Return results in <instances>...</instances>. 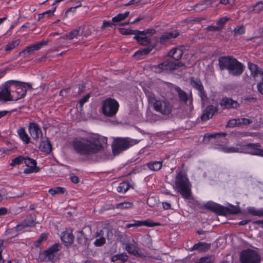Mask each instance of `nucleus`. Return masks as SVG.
Returning a JSON list of instances; mask_svg holds the SVG:
<instances>
[{
  "label": "nucleus",
  "instance_id": "obj_1",
  "mask_svg": "<svg viewBox=\"0 0 263 263\" xmlns=\"http://www.w3.org/2000/svg\"><path fill=\"white\" fill-rule=\"evenodd\" d=\"M72 145L77 154L85 156L95 155L103 149L101 138L97 136L76 138Z\"/></svg>",
  "mask_w": 263,
  "mask_h": 263
},
{
  "label": "nucleus",
  "instance_id": "obj_2",
  "mask_svg": "<svg viewBox=\"0 0 263 263\" xmlns=\"http://www.w3.org/2000/svg\"><path fill=\"white\" fill-rule=\"evenodd\" d=\"M221 70H227L230 75L236 77L241 75L244 71L243 65L232 56H222L218 59Z\"/></svg>",
  "mask_w": 263,
  "mask_h": 263
},
{
  "label": "nucleus",
  "instance_id": "obj_3",
  "mask_svg": "<svg viewBox=\"0 0 263 263\" xmlns=\"http://www.w3.org/2000/svg\"><path fill=\"white\" fill-rule=\"evenodd\" d=\"M177 191L186 199L191 197V184L185 172L180 171L177 172L175 181Z\"/></svg>",
  "mask_w": 263,
  "mask_h": 263
},
{
  "label": "nucleus",
  "instance_id": "obj_4",
  "mask_svg": "<svg viewBox=\"0 0 263 263\" xmlns=\"http://www.w3.org/2000/svg\"><path fill=\"white\" fill-rule=\"evenodd\" d=\"M139 142L138 140L131 139L129 137H117L114 140L111 145L112 153L114 155H118L129 147L138 144Z\"/></svg>",
  "mask_w": 263,
  "mask_h": 263
},
{
  "label": "nucleus",
  "instance_id": "obj_5",
  "mask_svg": "<svg viewBox=\"0 0 263 263\" xmlns=\"http://www.w3.org/2000/svg\"><path fill=\"white\" fill-rule=\"evenodd\" d=\"M205 209L210 210L215 213L222 216L229 214H237L240 212L238 206L230 205L229 206H224L213 201H208L205 205Z\"/></svg>",
  "mask_w": 263,
  "mask_h": 263
},
{
  "label": "nucleus",
  "instance_id": "obj_6",
  "mask_svg": "<svg viewBox=\"0 0 263 263\" xmlns=\"http://www.w3.org/2000/svg\"><path fill=\"white\" fill-rule=\"evenodd\" d=\"M61 248L62 246L60 243H55L45 251L41 252L38 260L41 262H54L57 258L56 254Z\"/></svg>",
  "mask_w": 263,
  "mask_h": 263
},
{
  "label": "nucleus",
  "instance_id": "obj_7",
  "mask_svg": "<svg viewBox=\"0 0 263 263\" xmlns=\"http://www.w3.org/2000/svg\"><path fill=\"white\" fill-rule=\"evenodd\" d=\"M102 113L108 117H114L117 113L119 104L118 101L112 98H108L102 102Z\"/></svg>",
  "mask_w": 263,
  "mask_h": 263
},
{
  "label": "nucleus",
  "instance_id": "obj_8",
  "mask_svg": "<svg viewBox=\"0 0 263 263\" xmlns=\"http://www.w3.org/2000/svg\"><path fill=\"white\" fill-rule=\"evenodd\" d=\"M154 110L162 115H167L171 113L173 105L166 99L153 98L151 99Z\"/></svg>",
  "mask_w": 263,
  "mask_h": 263
},
{
  "label": "nucleus",
  "instance_id": "obj_9",
  "mask_svg": "<svg viewBox=\"0 0 263 263\" xmlns=\"http://www.w3.org/2000/svg\"><path fill=\"white\" fill-rule=\"evenodd\" d=\"M156 33V30L154 28H148L142 31L138 30V34L133 39L139 45L146 46L151 43V37Z\"/></svg>",
  "mask_w": 263,
  "mask_h": 263
},
{
  "label": "nucleus",
  "instance_id": "obj_10",
  "mask_svg": "<svg viewBox=\"0 0 263 263\" xmlns=\"http://www.w3.org/2000/svg\"><path fill=\"white\" fill-rule=\"evenodd\" d=\"M184 65V64L181 62L165 60L157 65L153 66V69L157 73H161L162 72H168L177 69Z\"/></svg>",
  "mask_w": 263,
  "mask_h": 263
},
{
  "label": "nucleus",
  "instance_id": "obj_11",
  "mask_svg": "<svg viewBox=\"0 0 263 263\" xmlns=\"http://www.w3.org/2000/svg\"><path fill=\"white\" fill-rule=\"evenodd\" d=\"M240 261L241 263H259L260 257L256 251L247 249L241 251Z\"/></svg>",
  "mask_w": 263,
  "mask_h": 263
},
{
  "label": "nucleus",
  "instance_id": "obj_12",
  "mask_svg": "<svg viewBox=\"0 0 263 263\" xmlns=\"http://www.w3.org/2000/svg\"><path fill=\"white\" fill-rule=\"evenodd\" d=\"M13 83H15L13 80L8 81L0 87V101L4 102L13 101L14 95L11 93Z\"/></svg>",
  "mask_w": 263,
  "mask_h": 263
},
{
  "label": "nucleus",
  "instance_id": "obj_13",
  "mask_svg": "<svg viewBox=\"0 0 263 263\" xmlns=\"http://www.w3.org/2000/svg\"><path fill=\"white\" fill-rule=\"evenodd\" d=\"M13 81L15 83L12 84V87H14L15 89V92L17 95L15 98H14L13 101H16L26 96L27 92L26 87L28 89H31V85L29 83H23L15 80H13Z\"/></svg>",
  "mask_w": 263,
  "mask_h": 263
},
{
  "label": "nucleus",
  "instance_id": "obj_14",
  "mask_svg": "<svg viewBox=\"0 0 263 263\" xmlns=\"http://www.w3.org/2000/svg\"><path fill=\"white\" fill-rule=\"evenodd\" d=\"M245 154L263 157V149L259 143H250L246 144Z\"/></svg>",
  "mask_w": 263,
  "mask_h": 263
},
{
  "label": "nucleus",
  "instance_id": "obj_15",
  "mask_svg": "<svg viewBox=\"0 0 263 263\" xmlns=\"http://www.w3.org/2000/svg\"><path fill=\"white\" fill-rule=\"evenodd\" d=\"M222 110L235 109L239 107L240 104L237 101L233 100L231 97H223L219 102Z\"/></svg>",
  "mask_w": 263,
  "mask_h": 263
},
{
  "label": "nucleus",
  "instance_id": "obj_16",
  "mask_svg": "<svg viewBox=\"0 0 263 263\" xmlns=\"http://www.w3.org/2000/svg\"><path fill=\"white\" fill-rule=\"evenodd\" d=\"M219 110L217 106L213 105H208L203 110L200 116L201 120L202 121H206L211 119L214 115L218 112Z\"/></svg>",
  "mask_w": 263,
  "mask_h": 263
},
{
  "label": "nucleus",
  "instance_id": "obj_17",
  "mask_svg": "<svg viewBox=\"0 0 263 263\" xmlns=\"http://www.w3.org/2000/svg\"><path fill=\"white\" fill-rule=\"evenodd\" d=\"M179 35L180 32L177 29L174 30L171 32H166L159 37V43L160 44L164 45L168 43L172 39H175Z\"/></svg>",
  "mask_w": 263,
  "mask_h": 263
},
{
  "label": "nucleus",
  "instance_id": "obj_18",
  "mask_svg": "<svg viewBox=\"0 0 263 263\" xmlns=\"http://www.w3.org/2000/svg\"><path fill=\"white\" fill-rule=\"evenodd\" d=\"M29 132L33 139H37L42 135V130L37 123H30L28 126Z\"/></svg>",
  "mask_w": 263,
  "mask_h": 263
},
{
  "label": "nucleus",
  "instance_id": "obj_19",
  "mask_svg": "<svg viewBox=\"0 0 263 263\" xmlns=\"http://www.w3.org/2000/svg\"><path fill=\"white\" fill-rule=\"evenodd\" d=\"M125 249L128 253L136 257H142L143 256L142 253L140 251L136 243H127L125 245Z\"/></svg>",
  "mask_w": 263,
  "mask_h": 263
},
{
  "label": "nucleus",
  "instance_id": "obj_20",
  "mask_svg": "<svg viewBox=\"0 0 263 263\" xmlns=\"http://www.w3.org/2000/svg\"><path fill=\"white\" fill-rule=\"evenodd\" d=\"M174 88L176 91L177 92L178 98L181 102L186 104L187 101L189 100L190 103L192 104L193 98L192 93L190 94V97L191 98L190 99L188 95L184 90H182L179 86L175 85Z\"/></svg>",
  "mask_w": 263,
  "mask_h": 263
},
{
  "label": "nucleus",
  "instance_id": "obj_21",
  "mask_svg": "<svg viewBox=\"0 0 263 263\" xmlns=\"http://www.w3.org/2000/svg\"><path fill=\"white\" fill-rule=\"evenodd\" d=\"M248 65V68L251 72V75L254 78L260 76L261 77V80L263 81L262 69L258 67L257 65L251 62H249Z\"/></svg>",
  "mask_w": 263,
  "mask_h": 263
},
{
  "label": "nucleus",
  "instance_id": "obj_22",
  "mask_svg": "<svg viewBox=\"0 0 263 263\" xmlns=\"http://www.w3.org/2000/svg\"><path fill=\"white\" fill-rule=\"evenodd\" d=\"M184 49L183 46L175 47L168 52V55L175 59L176 62H179V60L182 58L184 53Z\"/></svg>",
  "mask_w": 263,
  "mask_h": 263
},
{
  "label": "nucleus",
  "instance_id": "obj_23",
  "mask_svg": "<svg viewBox=\"0 0 263 263\" xmlns=\"http://www.w3.org/2000/svg\"><path fill=\"white\" fill-rule=\"evenodd\" d=\"M133 222L135 223L136 227L145 226L147 227H154L160 226L161 224L159 222H153L151 219H147L145 220H134Z\"/></svg>",
  "mask_w": 263,
  "mask_h": 263
},
{
  "label": "nucleus",
  "instance_id": "obj_24",
  "mask_svg": "<svg viewBox=\"0 0 263 263\" xmlns=\"http://www.w3.org/2000/svg\"><path fill=\"white\" fill-rule=\"evenodd\" d=\"M39 148L46 154H49L52 150L51 144L48 138L42 140L39 145Z\"/></svg>",
  "mask_w": 263,
  "mask_h": 263
},
{
  "label": "nucleus",
  "instance_id": "obj_25",
  "mask_svg": "<svg viewBox=\"0 0 263 263\" xmlns=\"http://www.w3.org/2000/svg\"><path fill=\"white\" fill-rule=\"evenodd\" d=\"M163 161H151L146 163L145 166L152 171H158L162 167Z\"/></svg>",
  "mask_w": 263,
  "mask_h": 263
},
{
  "label": "nucleus",
  "instance_id": "obj_26",
  "mask_svg": "<svg viewBox=\"0 0 263 263\" xmlns=\"http://www.w3.org/2000/svg\"><path fill=\"white\" fill-rule=\"evenodd\" d=\"M211 247L210 243L204 242H199L195 244L191 249V251H193L197 250L198 252H205L208 250Z\"/></svg>",
  "mask_w": 263,
  "mask_h": 263
},
{
  "label": "nucleus",
  "instance_id": "obj_27",
  "mask_svg": "<svg viewBox=\"0 0 263 263\" xmlns=\"http://www.w3.org/2000/svg\"><path fill=\"white\" fill-rule=\"evenodd\" d=\"M230 153H244L246 149V144H243L240 141H238L235 146H229Z\"/></svg>",
  "mask_w": 263,
  "mask_h": 263
},
{
  "label": "nucleus",
  "instance_id": "obj_28",
  "mask_svg": "<svg viewBox=\"0 0 263 263\" xmlns=\"http://www.w3.org/2000/svg\"><path fill=\"white\" fill-rule=\"evenodd\" d=\"M146 46L147 47L140 48L138 51H137L135 52L134 55L140 57L142 55H146L150 53L155 47V46L151 44V43Z\"/></svg>",
  "mask_w": 263,
  "mask_h": 263
},
{
  "label": "nucleus",
  "instance_id": "obj_29",
  "mask_svg": "<svg viewBox=\"0 0 263 263\" xmlns=\"http://www.w3.org/2000/svg\"><path fill=\"white\" fill-rule=\"evenodd\" d=\"M17 133L20 138L25 144H28L30 142V138L26 133L24 127H21L17 130Z\"/></svg>",
  "mask_w": 263,
  "mask_h": 263
},
{
  "label": "nucleus",
  "instance_id": "obj_30",
  "mask_svg": "<svg viewBox=\"0 0 263 263\" xmlns=\"http://www.w3.org/2000/svg\"><path fill=\"white\" fill-rule=\"evenodd\" d=\"M133 205L134 204L133 202H123L116 204V205L111 204L110 207L109 208V209H128L132 208L133 206Z\"/></svg>",
  "mask_w": 263,
  "mask_h": 263
},
{
  "label": "nucleus",
  "instance_id": "obj_31",
  "mask_svg": "<svg viewBox=\"0 0 263 263\" xmlns=\"http://www.w3.org/2000/svg\"><path fill=\"white\" fill-rule=\"evenodd\" d=\"M227 135V134L226 132L206 133L203 137V141L205 143H208L211 139L216 138L217 137H225Z\"/></svg>",
  "mask_w": 263,
  "mask_h": 263
},
{
  "label": "nucleus",
  "instance_id": "obj_32",
  "mask_svg": "<svg viewBox=\"0 0 263 263\" xmlns=\"http://www.w3.org/2000/svg\"><path fill=\"white\" fill-rule=\"evenodd\" d=\"M131 185L128 181H124L119 183L117 187V191L122 194L125 193L130 187Z\"/></svg>",
  "mask_w": 263,
  "mask_h": 263
},
{
  "label": "nucleus",
  "instance_id": "obj_33",
  "mask_svg": "<svg viewBox=\"0 0 263 263\" xmlns=\"http://www.w3.org/2000/svg\"><path fill=\"white\" fill-rule=\"evenodd\" d=\"M191 86L198 91L204 88V86L199 79L191 78L190 79Z\"/></svg>",
  "mask_w": 263,
  "mask_h": 263
},
{
  "label": "nucleus",
  "instance_id": "obj_34",
  "mask_svg": "<svg viewBox=\"0 0 263 263\" xmlns=\"http://www.w3.org/2000/svg\"><path fill=\"white\" fill-rule=\"evenodd\" d=\"M129 14V11H126L124 13H119L117 15L112 18V21L114 23L120 22L126 18L128 16Z\"/></svg>",
  "mask_w": 263,
  "mask_h": 263
},
{
  "label": "nucleus",
  "instance_id": "obj_35",
  "mask_svg": "<svg viewBox=\"0 0 263 263\" xmlns=\"http://www.w3.org/2000/svg\"><path fill=\"white\" fill-rule=\"evenodd\" d=\"M215 257L213 255L202 257L196 260L195 263H214Z\"/></svg>",
  "mask_w": 263,
  "mask_h": 263
},
{
  "label": "nucleus",
  "instance_id": "obj_36",
  "mask_svg": "<svg viewBox=\"0 0 263 263\" xmlns=\"http://www.w3.org/2000/svg\"><path fill=\"white\" fill-rule=\"evenodd\" d=\"M65 189L63 187L57 186L49 190L48 193L52 196L56 194H63L65 192Z\"/></svg>",
  "mask_w": 263,
  "mask_h": 263
},
{
  "label": "nucleus",
  "instance_id": "obj_37",
  "mask_svg": "<svg viewBox=\"0 0 263 263\" xmlns=\"http://www.w3.org/2000/svg\"><path fill=\"white\" fill-rule=\"evenodd\" d=\"M231 135L233 137L236 138H240V137H245L248 136H252L253 134L248 132H239L235 131L232 132L231 133Z\"/></svg>",
  "mask_w": 263,
  "mask_h": 263
},
{
  "label": "nucleus",
  "instance_id": "obj_38",
  "mask_svg": "<svg viewBox=\"0 0 263 263\" xmlns=\"http://www.w3.org/2000/svg\"><path fill=\"white\" fill-rule=\"evenodd\" d=\"M20 43V40L13 41L7 44L5 46L6 51H10L15 47H17Z\"/></svg>",
  "mask_w": 263,
  "mask_h": 263
},
{
  "label": "nucleus",
  "instance_id": "obj_39",
  "mask_svg": "<svg viewBox=\"0 0 263 263\" xmlns=\"http://www.w3.org/2000/svg\"><path fill=\"white\" fill-rule=\"evenodd\" d=\"M24 220L26 221V222L29 225L30 227H31L34 225V223L36 220V216L34 214H30L26 216Z\"/></svg>",
  "mask_w": 263,
  "mask_h": 263
},
{
  "label": "nucleus",
  "instance_id": "obj_40",
  "mask_svg": "<svg viewBox=\"0 0 263 263\" xmlns=\"http://www.w3.org/2000/svg\"><path fill=\"white\" fill-rule=\"evenodd\" d=\"M214 148L224 153H230V147L225 144L216 145Z\"/></svg>",
  "mask_w": 263,
  "mask_h": 263
},
{
  "label": "nucleus",
  "instance_id": "obj_41",
  "mask_svg": "<svg viewBox=\"0 0 263 263\" xmlns=\"http://www.w3.org/2000/svg\"><path fill=\"white\" fill-rule=\"evenodd\" d=\"M28 227H30L29 225H28V224L26 222V221L23 220L19 223H18L16 227H15L14 229L17 232H22L25 228Z\"/></svg>",
  "mask_w": 263,
  "mask_h": 263
},
{
  "label": "nucleus",
  "instance_id": "obj_42",
  "mask_svg": "<svg viewBox=\"0 0 263 263\" xmlns=\"http://www.w3.org/2000/svg\"><path fill=\"white\" fill-rule=\"evenodd\" d=\"M120 32L123 35H135L136 36L138 34V30L122 28L120 30Z\"/></svg>",
  "mask_w": 263,
  "mask_h": 263
},
{
  "label": "nucleus",
  "instance_id": "obj_43",
  "mask_svg": "<svg viewBox=\"0 0 263 263\" xmlns=\"http://www.w3.org/2000/svg\"><path fill=\"white\" fill-rule=\"evenodd\" d=\"M23 162H24L26 166L30 167H35L36 164L35 160L29 157H24Z\"/></svg>",
  "mask_w": 263,
  "mask_h": 263
},
{
  "label": "nucleus",
  "instance_id": "obj_44",
  "mask_svg": "<svg viewBox=\"0 0 263 263\" xmlns=\"http://www.w3.org/2000/svg\"><path fill=\"white\" fill-rule=\"evenodd\" d=\"M253 11L257 13H260L263 10V0L256 3L253 7Z\"/></svg>",
  "mask_w": 263,
  "mask_h": 263
},
{
  "label": "nucleus",
  "instance_id": "obj_45",
  "mask_svg": "<svg viewBox=\"0 0 263 263\" xmlns=\"http://www.w3.org/2000/svg\"><path fill=\"white\" fill-rule=\"evenodd\" d=\"M24 157L22 156H18V157L12 160L10 165L12 166H14L17 165L21 164L24 162Z\"/></svg>",
  "mask_w": 263,
  "mask_h": 263
},
{
  "label": "nucleus",
  "instance_id": "obj_46",
  "mask_svg": "<svg viewBox=\"0 0 263 263\" xmlns=\"http://www.w3.org/2000/svg\"><path fill=\"white\" fill-rule=\"evenodd\" d=\"M91 97L90 93H87L80 99L78 102L79 106L80 108H82L84 104L87 102Z\"/></svg>",
  "mask_w": 263,
  "mask_h": 263
},
{
  "label": "nucleus",
  "instance_id": "obj_47",
  "mask_svg": "<svg viewBox=\"0 0 263 263\" xmlns=\"http://www.w3.org/2000/svg\"><path fill=\"white\" fill-rule=\"evenodd\" d=\"M245 32V28L243 25L237 26L233 30L234 34L235 35L243 34Z\"/></svg>",
  "mask_w": 263,
  "mask_h": 263
},
{
  "label": "nucleus",
  "instance_id": "obj_48",
  "mask_svg": "<svg viewBox=\"0 0 263 263\" xmlns=\"http://www.w3.org/2000/svg\"><path fill=\"white\" fill-rule=\"evenodd\" d=\"M198 95L202 103H204L208 100L207 94L204 88L198 91Z\"/></svg>",
  "mask_w": 263,
  "mask_h": 263
},
{
  "label": "nucleus",
  "instance_id": "obj_49",
  "mask_svg": "<svg viewBox=\"0 0 263 263\" xmlns=\"http://www.w3.org/2000/svg\"><path fill=\"white\" fill-rule=\"evenodd\" d=\"M48 235L46 233H42L39 238L35 241L34 245L36 247H38L40 243L44 240H46L47 238Z\"/></svg>",
  "mask_w": 263,
  "mask_h": 263
},
{
  "label": "nucleus",
  "instance_id": "obj_50",
  "mask_svg": "<svg viewBox=\"0 0 263 263\" xmlns=\"http://www.w3.org/2000/svg\"><path fill=\"white\" fill-rule=\"evenodd\" d=\"M238 126L247 125L252 123V120L249 119L242 118L238 119Z\"/></svg>",
  "mask_w": 263,
  "mask_h": 263
},
{
  "label": "nucleus",
  "instance_id": "obj_51",
  "mask_svg": "<svg viewBox=\"0 0 263 263\" xmlns=\"http://www.w3.org/2000/svg\"><path fill=\"white\" fill-rule=\"evenodd\" d=\"M106 243V239L104 237H101L96 239L94 241L93 245L96 247H101Z\"/></svg>",
  "mask_w": 263,
  "mask_h": 263
},
{
  "label": "nucleus",
  "instance_id": "obj_52",
  "mask_svg": "<svg viewBox=\"0 0 263 263\" xmlns=\"http://www.w3.org/2000/svg\"><path fill=\"white\" fill-rule=\"evenodd\" d=\"M229 20V18L227 17H221L217 21V25H218V27H220V29H221Z\"/></svg>",
  "mask_w": 263,
  "mask_h": 263
},
{
  "label": "nucleus",
  "instance_id": "obj_53",
  "mask_svg": "<svg viewBox=\"0 0 263 263\" xmlns=\"http://www.w3.org/2000/svg\"><path fill=\"white\" fill-rule=\"evenodd\" d=\"M235 126H239L238 119H233L229 120L226 125V127H234Z\"/></svg>",
  "mask_w": 263,
  "mask_h": 263
},
{
  "label": "nucleus",
  "instance_id": "obj_54",
  "mask_svg": "<svg viewBox=\"0 0 263 263\" xmlns=\"http://www.w3.org/2000/svg\"><path fill=\"white\" fill-rule=\"evenodd\" d=\"M79 33V29H75L70 31L68 34H67V38L73 39L77 36Z\"/></svg>",
  "mask_w": 263,
  "mask_h": 263
},
{
  "label": "nucleus",
  "instance_id": "obj_55",
  "mask_svg": "<svg viewBox=\"0 0 263 263\" xmlns=\"http://www.w3.org/2000/svg\"><path fill=\"white\" fill-rule=\"evenodd\" d=\"M66 35L63 34L57 40V44L59 47H64L66 43Z\"/></svg>",
  "mask_w": 263,
  "mask_h": 263
},
{
  "label": "nucleus",
  "instance_id": "obj_56",
  "mask_svg": "<svg viewBox=\"0 0 263 263\" xmlns=\"http://www.w3.org/2000/svg\"><path fill=\"white\" fill-rule=\"evenodd\" d=\"M119 260H121L123 263L125 262L128 259V256L125 253L118 254Z\"/></svg>",
  "mask_w": 263,
  "mask_h": 263
},
{
  "label": "nucleus",
  "instance_id": "obj_57",
  "mask_svg": "<svg viewBox=\"0 0 263 263\" xmlns=\"http://www.w3.org/2000/svg\"><path fill=\"white\" fill-rule=\"evenodd\" d=\"M74 237L72 233H67V246L68 245H71L74 241Z\"/></svg>",
  "mask_w": 263,
  "mask_h": 263
},
{
  "label": "nucleus",
  "instance_id": "obj_58",
  "mask_svg": "<svg viewBox=\"0 0 263 263\" xmlns=\"http://www.w3.org/2000/svg\"><path fill=\"white\" fill-rule=\"evenodd\" d=\"M33 48L32 45H31L30 46H27L23 51L20 52V55H22L23 54H25L26 52L29 53L32 51H33Z\"/></svg>",
  "mask_w": 263,
  "mask_h": 263
},
{
  "label": "nucleus",
  "instance_id": "obj_59",
  "mask_svg": "<svg viewBox=\"0 0 263 263\" xmlns=\"http://www.w3.org/2000/svg\"><path fill=\"white\" fill-rule=\"evenodd\" d=\"M113 25H114L113 23H112L110 22L107 21H104L103 22V24H102L101 28L102 29H104L107 27H112Z\"/></svg>",
  "mask_w": 263,
  "mask_h": 263
},
{
  "label": "nucleus",
  "instance_id": "obj_60",
  "mask_svg": "<svg viewBox=\"0 0 263 263\" xmlns=\"http://www.w3.org/2000/svg\"><path fill=\"white\" fill-rule=\"evenodd\" d=\"M249 214L253 216H257L259 217V210H256L255 209H250L248 210Z\"/></svg>",
  "mask_w": 263,
  "mask_h": 263
},
{
  "label": "nucleus",
  "instance_id": "obj_61",
  "mask_svg": "<svg viewBox=\"0 0 263 263\" xmlns=\"http://www.w3.org/2000/svg\"><path fill=\"white\" fill-rule=\"evenodd\" d=\"M206 29L209 31H217L220 30V27L213 25H210L206 27Z\"/></svg>",
  "mask_w": 263,
  "mask_h": 263
},
{
  "label": "nucleus",
  "instance_id": "obj_62",
  "mask_svg": "<svg viewBox=\"0 0 263 263\" xmlns=\"http://www.w3.org/2000/svg\"><path fill=\"white\" fill-rule=\"evenodd\" d=\"M38 171H39V169H37L36 167H29L28 168L25 169L24 173L26 174H28V173H33V172L36 173Z\"/></svg>",
  "mask_w": 263,
  "mask_h": 263
},
{
  "label": "nucleus",
  "instance_id": "obj_63",
  "mask_svg": "<svg viewBox=\"0 0 263 263\" xmlns=\"http://www.w3.org/2000/svg\"><path fill=\"white\" fill-rule=\"evenodd\" d=\"M64 29H61L60 27L57 28V30L55 32H53L50 34V36H55V35L63 34H64Z\"/></svg>",
  "mask_w": 263,
  "mask_h": 263
},
{
  "label": "nucleus",
  "instance_id": "obj_64",
  "mask_svg": "<svg viewBox=\"0 0 263 263\" xmlns=\"http://www.w3.org/2000/svg\"><path fill=\"white\" fill-rule=\"evenodd\" d=\"M257 85V88L259 93L263 95V81Z\"/></svg>",
  "mask_w": 263,
  "mask_h": 263
}]
</instances>
